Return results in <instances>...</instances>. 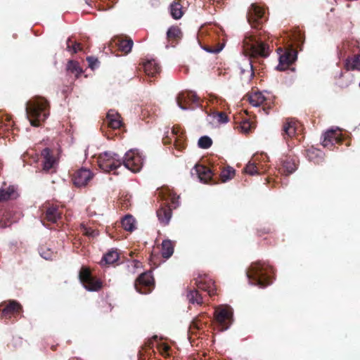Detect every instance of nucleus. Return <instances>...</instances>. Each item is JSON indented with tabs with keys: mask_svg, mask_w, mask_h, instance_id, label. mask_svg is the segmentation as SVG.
I'll return each instance as SVG.
<instances>
[{
	"mask_svg": "<svg viewBox=\"0 0 360 360\" xmlns=\"http://www.w3.org/2000/svg\"><path fill=\"white\" fill-rule=\"evenodd\" d=\"M245 46L250 51L252 56L267 57L269 55V46L266 44L261 37L257 34H250L245 39Z\"/></svg>",
	"mask_w": 360,
	"mask_h": 360,
	"instance_id": "3",
	"label": "nucleus"
},
{
	"mask_svg": "<svg viewBox=\"0 0 360 360\" xmlns=\"http://www.w3.org/2000/svg\"><path fill=\"white\" fill-rule=\"evenodd\" d=\"M296 133L295 122L290 119H288L283 126V136L284 139L287 137H292Z\"/></svg>",
	"mask_w": 360,
	"mask_h": 360,
	"instance_id": "24",
	"label": "nucleus"
},
{
	"mask_svg": "<svg viewBox=\"0 0 360 360\" xmlns=\"http://www.w3.org/2000/svg\"><path fill=\"white\" fill-rule=\"evenodd\" d=\"M175 148L176 150H178L179 151H180L181 148H183L184 146H181V144L176 140V138H175Z\"/></svg>",
	"mask_w": 360,
	"mask_h": 360,
	"instance_id": "46",
	"label": "nucleus"
},
{
	"mask_svg": "<svg viewBox=\"0 0 360 360\" xmlns=\"http://www.w3.org/2000/svg\"><path fill=\"white\" fill-rule=\"evenodd\" d=\"M244 169L246 173L250 175H255L258 173L257 166L255 163L249 162Z\"/></svg>",
	"mask_w": 360,
	"mask_h": 360,
	"instance_id": "42",
	"label": "nucleus"
},
{
	"mask_svg": "<svg viewBox=\"0 0 360 360\" xmlns=\"http://www.w3.org/2000/svg\"><path fill=\"white\" fill-rule=\"evenodd\" d=\"M181 34L182 33L180 28L176 26L170 27L167 32V36L168 38H180Z\"/></svg>",
	"mask_w": 360,
	"mask_h": 360,
	"instance_id": "39",
	"label": "nucleus"
},
{
	"mask_svg": "<svg viewBox=\"0 0 360 360\" xmlns=\"http://www.w3.org/2000/svg\"><path fill=\"white\" fill-rule=\"evenodd\" d=\"M133 44V41L131 39L127 40L121 39L118 41L120 49L125 53H129L131 51Z\"/></svg>",
	"mask_w": 360,
	"mask_h": 360,
	"instance_id": "36",
	"label": "nucleus"
},
{
	"mask_svg": "<svg viewBox=\"0 0 360 360\" xmlns=\"http://www.w3.org/2000/svg\"><path fill=\"white\" fill-rule=\"evenodd\" d=\"M212 144V139L208 136H202L198 139V146L202 149H207Z\"/></svg>",
	"mask_w": 360,
	"mask_h": 360,
	"instance_id": "37",
	"label": "nucleus"
},
{
	"mask_svg": "<svg viewBox=\"0 0 360 360\" xmlns=\"http://www.w3.org/2000/svg\"><path fill=\"white\" fill-rule=\"evenodd\" d=\"M122 226L125 231L132 232L136 229V219L131 214H126L122 219Z\"/></svg>",
	"mask_w": 360,
	"mask_h": 360,
	"instance_id": "26",
	"label": "nucleus"
},
{
	"mask_svg": "<svg viewBox=\"0 0 360 360\" xmlns=\"http://www.w3.org/2000/svg\"><path fill=\"white\" fill-rule=\"evenodd\" d=\"M243 65L246 68L240 67V73L242 79L249 82L255 75L252 60L250 58L243 59Z\"/></svg>",
	"mask_w": 360,
	"mask_h": 360,
	"instance_id": "16",
	"label": "nucleus"
},
{
	"mask_svg": "<svg viewBox=\"0 0 360 360\" xmlns=\"http://www.w3.org/2000/svg\"><path fill=\"white\" fill-rule=\"evenodd\" d=\"M345 67L347 70L360 71V55H356L354 57L347 58Z\"/></svg>",
	"mask_w": 360,
	"mask_h": 360,
	"instance_id": "25",
	"label": "nucleus"
},
{
	"mask_svg": "<svg viewBox=\"0 0 360 360\" xmlns=\"http://www.w3.org/2000/svg\"><path fill=\"white\" fill-rule=\"evenodd\" d=\"M168 349H169V347L167 346V345H164V350H165V352H167L168 351Z\"/></svg>",
	"mask_w": 360,
	"mask_h": 360,
	"instance_id": "49",
	"label": "nucleus"
},
{
	"mask_svg": "<svg viewBox=\"0 0 360 360\" xmlns=\"http://www.w3.org/2000/svg\"><path fill=\"white\" fill-rule=\"evenodd\" d=\"M235 174V170L231 167H228L227 169H224L221 173V179L223 182H226L231 179Z\"/></svg>",
	"mask_w": 360,
	"mask_h": 360,
	"instance_id": "38",
	"label": "nucleus"
},
{
	"mask_svg": "<svg viewBox=\"0 0 360 360\" xmlns=\"http://www.w3.org/2000/svg\"><path fill=\"white\" fill-rule=\"evenodd\" d=\"M21 305L15 300H11L9 303L1 310V317L10 319L15 313L20 312Z\"/></svg>",
	"mask_w": 360,
	"mask_h": 360,
	"instance_id": "18",
	"label": "nucleus"
},
{
	"mask_svg": "<svg viewBox=\"0 0 360 360\" xmlns=\"http://www.w3.org/2000/svg\"><path fill=\"white\" fill-rule=\"evenodd\" d=\"M157 217L160 223L167 225L172 217V210L168 207H162L156 212Z\"/></svg>",
	"mask_w": 360,
	"mask_h": 360,
	"instance_id": "22",
	"label": "nucleus"
},
{
	"mask_svg": "<svg viewBox=\"0 0 360 360\" xmlns=\"http://www.w3.org/2000/svg\"><path fill=\"white\" fill-rule=\"evenodd\" d=\"M39 253L42 258L46 260H51L56 257V253L46 246H41L39 248Z\"/></svg>",
	"mask_w": 360,
	"mask_h": 360,
	"instance_id": "31",
	"label": "nucleus"
},
{
	"mask_svg": "<svg viewBox=\"0 0 360 360\" xmlns=\"http://www.w3.org/2000/svg\"><path fill=\"white\" fill-rule=\"evenodd\" d=\"M71 42V38L69 37L67 39L66 44H67V50L70 52H72L73 53H77L79 50H81V44L77 42H75L72 46L70 44Z\"/></svg>",
	"mask_w": 360,
	"mask_h": 360,
	"instance_id": "41",
	"label": "nucleus"
},
{
	"mask_svg": "<svg viewBox=\"0 0 360 360\" xmlns=\"http://www.w3.org/2000/svg\"><path fill=\"white\" fill-rule=\"evenodd\" d=\"M208 53H219V51H221L222 49V47L219 48V49H210V48H205L204 49Z\"/></svg>",
	"mask_w": 360,
	"mask_h": 360,
	"instance_id": "45",
	"label": "nucleus"
},
{
	"mask_svg": "<svg viewBox=\"0 0 360 360\" xmlns=\"http://www.w3.org/2000/svg\"><path fill=\"white\" fill-rule=\"evenodd\" d=\"M145 157L136 149L127 151L122 158L124 166L133 172H138L143 167Z\"/></svg>",
	"mask_w": 360,
	"mask_h": 360,
	"instance_id": "5",
	"label": "nucleus"
},
{
	"mask_svg": "<svg viewBox=\"0 0 360 360\" xmlns=\"http://www.w3.org/2000/svg\"><path fill=\"white\" fill-rule=\"evenodd\" d=\"M233 309L228 305L219 306L214 311L215 320L218 323L221 331L228 330L233 323Z\"/></svg>",
	"mask_w": 360,
	"mask_h": 360,
	"instance_id": "6",
	"label": "nucleus"
},
{
	"mask_svg": "<svg viewBox=\"0 0 360 360\" xmlns=\"http://www.w3.org/2000/svg\"><path fill=\"white\" fill-rule=\"evenodd\" d=\"M212 117L216 120L219 124H226L229 122V117L225 112H216L212 113Z\"/></svg>",
	"mask_w": 360,
	"mask_h": 360,
	"instance_id": "40",
	"label": "nucleus"
},
{
	"mask_svg": "<svg viewBox=\"0 0 360 360\" xmlns=\"http://www.w3.org/2000/svg\"><path fill=\"white\" fill-rule=\"evenodd\" d=\"M174 154L175 156H179V155L177 153H174Z\"/></svg>",
	"mask_w": 360,
	"mask_h": 360,
	"instance_id": "52",
	"label": "nucleus"
},
{
	"mask_svg": "<svg viewBox=\"0 0 360 360\" xmlns=\"http://www.w3.org/2000/svg\"><path fill=\"white\" fill-rule=\"evenodd\" d=\"M324 153L322 150L311 148L307 150L306 157L309 161L314 162V163L319 164L323 160Z\"/></svg>",
	"mask_w": 360,
	"mask_h": 360,
	"instance_id": "21",
	"label": "nucleus"
},
{
	"mask_svg": "<svg viewBox=\"0 0 360 360\" xmlns=\"http://www.w3.org/2000/svg\"><path fill=\"white\" fill-rule=\"evenodd\" d=\"M179 198V196H177L176 198L175 197H172V203L174 204V207H176L179 205L178 199Z\"/></svg>",
	"mask_w": 360,
	"mask_h": 360,
	"instance_id": "47",
	"label": "nucleus"
},
{
	"mask_svg": "<svg viewBox=\"0 0 360 360\" xmlns=\"http://www.w3.org/2000/svg\"><path fill=\"white\" fill-rule=\"evenodd\" d=\"M174 253V246L170 240H164L162 243V256L169 259Z\"/></svg>",
	"mask_w": 360,
	"mask_h": 360,
	"instance_id": "28",
	"label": "nucleus"
},
{
	"mask_svg": "<svg viewBox=\"0 0 360 360\" xmlns=\"http://www.w3.org/2000/svg\"><path fill=\"white\" fill-rule=\"evenodd\" d=\"M248 20L252 27L262 25L266 20L264 8L257 4H252L248 10Z\"/></svg>",
	"mask_w": 360,
	"mask_h": 360,
	"instance_id": "9",
	"label": "nucleus"
},
{
	"mask_svg": "<svg viewBox=\"0 0 360 360\" xmlns=\"http://www.w3.org/2000/svg\"><path fill=\"white\" fill-rule=\"evenodd\" d=\"M86 60L89 63V67L91 70H94V69L98 68L99 61L96 58H95L94 56H88L86 58Z\"/></svg>",
	"mask_w": 360,
	"mask_h": 360,
	"instance_id": "43",
	"label": "nucleus"
},
{
	"mask_svg": "<svg viewBox=\"0 0 360 360\" xmlns=\"http://www.w3.org/2000/svg\"><path fill=\"white\" fill-rule=\"evenodd\" d=\"M273 271L268 263L259 261L252 263L245 274L250 285L264 288L272 283L270 273Z\"/></svg>",
	"mask_w": 360,
	"mask_h": 360,
	"instance_id": "2",
	"label": "nucleus"
},
{
	"mask_svg": "<svg viewBox=\"0 0 360 360\" xmlns=\"http://www.w3.org/2000/svg\"><path fill=\"white\" fill-rule=\"evenodd\" d=\"M154 285V279L150 271L141 274L136 281L135 288L141 294H148L151 290L146 288Z\"/></svg>",
	"mask_w": 360,
	"mask_h": 360,
	"instance_id": "10",
	"label": "nucleus"
},
{
	"mask_svg": "<svg viewBox=\"0 0 360 360\" xmlns=\"http://www.w3.org/2000/svg\"><path fill=\"white\" fill-rule=\"evenodd\" d=\"M187 298L191 304H201L202 303L201 295L199 294L198 291L195 289L188 292Z\"/></svg>",
	"mask_w": 360,
	"mask_h": 360,
	"instance_id": "32",
	"label": "nucleus"
},
{
	"mask_svg": "<svg viewBox=\"0 0 360 360\" xmlns=\"http://www.w3.org/2000/svg\"><path fill=\"white\" fill-rule=\"evenodd\" d=\"M93 172L88 169L81 168L77 171L73 177V184L77 187H84L93 178Z\"/></svg>",
	"mask_w": 360,
	"mask_h": 360,
	"instance_id": "11",
	"label": "nucleus"
},
{
	"mask_svg": "<svg viewBox=\"0 0 360 360\" xmlns=\"http://www.w3.org/2000/svg\"><path fill=\"white\" fill-rule=\"evenodd\" d=\"M262 110L264 112V113H265L266 115H268V114H269V109H268V110H266V108H262Z\"/></svg>",
	"mask_w": 360,
	"mask_h": 360,
	"instance_id": "48",
	"label": "nucleus"
},
{
	"mask_svg": "<svg viewBox=\"0 0 360 360\" xmlns=\"http://www.w3.org/2000/svg\"><path fill=\"white\" fill-rule=\"evenodd\" d=\"M297 53L294 49H288L283 55L279 56V64L276 67L277 70H283L285 68L291 65L293 62L297 60Z\"/></svg>",
	"mask_w": 360,
	"mask_h": 360,
	"instance_id": "14",
	"label": "nucleus"
},
{
	"mask_svg": "<svg viewBox=\"0 0 360 360\" xmlns=\"http://www.w3.org/2000/svg\"><path fill=\"white\" fill-rule=\"evenodd\" d=\"M82 229L84 234L88 236L94 237L97 234L95 230H93L91 228H88L84 225H82Z\"/></svg>",
	"mask_w": 360,
	"mask_h": 360,
	"instance_id": "44",
	"label": "nucleus"
},
{
	"mask_svg": "<svg viewBox=\"0 0 360 360\" xmlns=\"http://www.w3.org/2000/svg\"><path fill=\"white\" fill-rule=\"evenodd\" d=\"M192 175L196 174L200 182L207 183L212 178V172L207 167L196 165L191 169Z\"/></svg>",
	"mask_w": 360,
	"mask_h": 360,
	"instance_id": "15",
	"label": "nucleus"
},
{
	"mask_svg": "<svg viewBox=\"0 0 360 360\" xmlns=\"http://www.w3.org/2000/svg\"><path fill=\"white\" fill-rule=\"evenodd\" d=\"M26 117L33 127H39L49 116L48 101L41 97H34L26 103Z\"/></svg>",
	"mask_w": 360,
	"mask_h": 360,
	"instance_id": "1",
	"label": "nucleus"
},
{
	"mask_svg": "<svg viewBox=\"0 0 360 360\" xmlns=\"http://www.w3.org/2000/svg\"><path fill=\"white\" fill-rule=\"evenodd\" d=\"M170 9V14L172 17L175 19L178 20L180 19L182 16V11H181V6L179 3H173L170 5L169 7Z\"/></svg>",
	"mask_w": 360,
	"mask_h": 360,
	"instance_id": "35",
	"label": "nucleus"
},
{
	"mask_svg": "<svg viewBox=\"0 0 360 360\" xmlns=\"http://www.w3.org/2000/svg\"><path fill=\"white\" fill-rule=\"evenodd\" d=\"M198 100L199 98L193 91H181L176 98L177 105L183 110H193L199 107Z\"/></svg>",
	"mask_w": 360,
	"mask_h": 360,
	"instance_id": "7",
	"label": "nucleus"
},
{
	"mask_svg": "<svg viewBox=\"0 0 360 360\" xmlns=\"http://www.w3.org/2000/svg\"><path fill=\"white\" fill-rule=\"evenodd\" d=\"M250 103L254 107H259L264 101L265 97L261 92H255L248 98Z\"/></svg>",
	"mask_w": 360,
	"mask_h": 360,
	"instance_id": "29",
	"label": "nucleus"
},
{
	"mask_svg": "<svg viewBox=\"0 0 360 360\" xmlns=\"http://www.w3.org/2000/svg\"><path fill=\"white\" fill-rule=\"evenodd\" d=\"M67 70L75 74L76 77H78L82 73V69L79 67V63L75 60L68 61Z\"/></svg>",
	"mask_w": 360,
	"mask_h": 360,
	"instance_id": "34",
	"label": "nucleus"
},
{
	"mask_svg": "<svg viewBox=\"0 0 360 360\" xmlns=\"http://www.w3.org/2000/svg\"><path fill=\"white\" fill-rule=\"evenodd\" d=\"M143 69L146 74L148 76H155L160 71V66L158 62L154 59H148L143 63Z\"/></svg>",
	"mask_w": 360,
	"mask_h": 360,
	"instance_id": "19",
	"label": "nucleus"
},
{
	"mask_svg": "<svg viewBox=\"0 0 360 360\" xmlns=\"http://www.w3.org/2000/svg\"><path fill=\"white\" fill-rule=\"evenodd\" d=\"M282 165L284 172H286L287 174H290L295 172V170L297 169V166L295 161L288 158L283 160Z\"/></svg>",
	"mask_w": 360,
	"mask_h": 360,
	"instance_id": "33",
	"label": "nucleus"
},
{
	"mask_svg": "<svg viewBox=\"0 0 360 360\" xmlns=\"http://www.w3.org/2000/svg\"><path fill=\"white\" fill-rule=\"evenodd\" d=\"M41 155L44 158L43 169L48 172L51 169L53 168L56 164V160L52 155L51 149L45 148L42 150Z\"/></svg>",
	"mask_w": 360,
	"mask_h": 360,
	"instance_id": "17",
	"label": "nucleus"
},
{
	"mask_svg": "<svg viewBox=\"0 0 360 360\" xmlns=\"http://www.w3.org/2000/svg\"><path fill=\"white\" fill-rule=\"evenodd\" d=\"M106 118L110 127L112 129H118L121 127L122 122L120 120V116L115 110H109L107 113Z\"/></svg>",
	"mask_w": 360,
	"mask_h": 360,
	"instance_id": "20",
	"label": "nucleus"
},
{
	"mask_svg": "<svg viewBox=\"0 0 360 360\" xmlns=\"http://www.w3.org/2000/svg\"><path fill=\"white\" fill-rule=\"evenodd\" d=\"M195 284L199 289L207 292L210 296L215 295L216 287L214 285V283L212 279L209 278L207 276H199L195 279Z\"/></svg>",
	"mask_w": 360,
	"mask_h": 360,
	"instance_id": "12",
	"label": "nucleus"
},
{
	"mask_svg": "<svg viewBox=\"0 0 360 360\" xmlns=\"http://www.w3.org/2000/svg\"><path fill=\"white\" fill-rule=\"evenodd\" d=\"M98 164L104 172H114L122 165V158L117 153L110 151H105L101 153L98 158Z\"/></svg>",
	"mask_w": 360,
	"mask_h": 360,
	"instance_id": "4",
	"label": "nucleus"
},
{
	"mask_svg": "<svg viewBox=\"0 0 360 360\" xmlns=\"http://www.w3.org/2000/svg\"><path fill=\"white\" fill-rule=\"evenodd\" d=\"M338 130H340L339 127H332L323 134L321 144L323 147L331 146L340 140V135L337 134Z\"/></svg>",
	"mask_w": 360,
	"mask_h": 360,
	"instance_id": "13",
	"label": "nucleus"
},
{
	"mask_svg": "<svg viewBox=\"0 0 360 360\" xmlns=\"http://www.w3.org/2000/svg\"><path fill=\"white\" fill-rule=\"evenodd\" d=\"M119 254L116 250L111 249L103 255L102 259L100 262L101 266L104 264H111L115 263L119 259Z\"/></svg>",
	"mask_w": 360,
	"mask_h": 360,
	"instance_id": "23",
	"label": "nucleus"
},
{
	"mask_svg": "<svg viewBox=\"0 0 360 360\" xmlns=\"http://www.w3.org/2000/svg\"><path fill=\"white\" fill-rule=\"evenodd\" d=\"M79 277L84 288L88 291H98L102 287L101 281L99 279L93 277L89 269L86 268H82L79 271Z\"/></svg>",
	"mask_w": 360,
	"mask_h": 360,
	"instance_id": "8",
	"label": "nucleus"
},
{
	"mask_svg": "<svg viewBox=\"0 0 360 360\" xmlns=\"http://www.w3.org/2000/svg\"><path fill=\"white\" fill-rule=\"evenodd\" d=\"M172 134H173L174 136H176V131H175V129H172Z\"/></svg>",
	"mask_w": 360,
	"mask_h": 360,
	"instance_id": "50",
	"label": "nucleus"
},
{
	"mask_svg": "<svg viewBox=\"0 0 360 360\" xmlns=\"http://www.w3.org/2000/svg\"><path fill=\"white\" fill-rule=\"evenodd\" d=\"M46 219L52 222L56 223L59 219H60L61 215L58 212L57 207H49L47 208L45 212Z\"/></svg>",
	"mask_w": 360,
	"mask_h": 360,
	"instance_id": "27",
	"label": "nucleus"
},
{
	"mask_svg": "<svg viewBox=\"0 0 360 360\" xmlns=\"http://www.w3.org/2000/svg\"><path fill=\"white\" fill-rule=\"evenodd\" d=\"M15 192V188L14 186H9L6 188H0V202L13 198Z\"/></svg>",
	"mask_w": 360,
	"mask_h": 360,
	"instance_id": "30",
	"label": "nucleus"
},
{
	"mask_svg": "<svg viewBox=\"0 0 360 360\" xmlns=\"http://www.w3.org/2000/svg\"><path fill=\"white\" fill-rule=\"evenodd\" d=\"M136 266H137V264H139V262H136Z\"/></svg>",
	"mask_w": 360,
	"mask_h": 360,
	"instance_id": "51",
	"label": "nucleus"
}]
</instances>
